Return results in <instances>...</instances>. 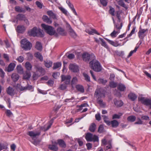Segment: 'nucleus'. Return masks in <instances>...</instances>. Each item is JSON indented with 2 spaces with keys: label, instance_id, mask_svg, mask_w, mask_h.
I'll use <instances>...</instances> for the list:
<instances>
[{
  "label": "nucleus",
  "instance_id": "1",
  "mask_svg": "<svg viewBox=\"0 0 151 151\" xmlns=\"http://www.w3.org/2000/svg\"><path fill=\"white\" fill-rule=\"evenodd\" d=\"M94 96L97 98V103L101 106H104L105 104L103 102L101 99L105 97V91L104 90L101 88L96 89L94 93Z\"/></svg>",
  "mask_w": 151,
  "mask_h": 151
},
{
  "label": "nucleus",
  "instance_id": "2",
  "mask_svg": "<svg viewBox=\"0 0 151 151\" xmlns=\"http://www.w3.org/2000/svg\"><path fill=\"white\" fill-rule=\"evenodd\" d=\"M90 67L95 72H99L102 69L100 63L96 59V58L91 60L89 63Z\"/></svg>",
  "mask_w": 151,
  "mask_h": 151
},
{
  "label": "nucleus",
  "instance_id": "3",
  "mask_svg": "<svg viewBox=\"0 0 151 151\" xmlns=\"http://www.w3.org/2000/svg\"><path fill=\"white\" fill-rule=\"evenodd\" d=\"M28 34L30 36L42 37L44 36V33L43 30L36 27H34L30 31H29Z\"/></svg>",
  "mask_w": 151,
  "mask_h": 151
},
{
  "label": "nucleus",
  "instance_id": "4",
  "mask_svg": "<svg viewBox=\"0 0 151 151\" xmlns=\"http://www.w3.org/2000/svg\"><path fill=\"white\" fill-rule=\"evenodd\" d=\"M41 132H34V131H30L28 132L27 134L31 137L33 141H31V142L35 145L37 146L39 145L40 142V141L38 139H35L37 136H39L40 135Z\"/></svg>",
  "mask_w": 151,
  "mask_h": 151
},
{
  "label": "nucleus",
  "instance_id": "5",
  "mask_svg": "<svg viewBox=\"0 0 151 151\" xmlns=\"http://www.w3.org/2000/svg\"><path fill=\"white\" fill-rule=\"evenodd\" d=\"M42 28L45 32L50 36L53 35L55 33V28L52 27L42 24L41 25Z\"/></svg>",
  "mask_w": 151,
  "mask_h": 151
},
{
  "label": "nucleus",
  "instance_id": "6",
  "mask_svg": "<svg viewBox=\"0 0 151 151\" xmlns=\"http://www.w3.org/2000/svg\"><path fill=\"white\" fill-rule=\"evenodd\" d=\"M21 44L22 47L25 50H30L32 47V43L26 39L22 40Z\"/></svg>",
  "mask_w": 151,
  "mask_h": 151
},
{
  "label": "nucleus",
  "instance_id": "7",
  "mask_svg": "<svg viewBox=\"0 0 151 151\" xmlns=\"http://www.w3.org/2000/svg\"><path fill=\"white\" fill-rule=\"evenodd\" d=\"M82 58L86 62H88L90 60H92L96 58L95 56L93 53L89 54L87 52L84 53L82 55Z\"/></svg>",
  "mask_w": 151,
  "mask_h": 151
},
{
  "label": "nucleus",
  "instance_id": "8",
  "mask_svg": "<svg viewBox=\"0 0 151 151\" xmlns=\"http://www.w3.org/2000/svg\"><path fill=\"white\" fill-rule=\"evenodd\" d=\"M138 100L141 101V103L146 106H150V108L151 109V98H146L141 97L138 98Z\"/></svg>",
  "mask_w": 151,
  "mask_h": 151
},
{
  "label": "nucleus",
  "instance_id": "9",
  "mask_svg": "<svg viewBox=\"0 0 151 151\" xmlns=\"http://www.w3.org/2000/svg\"><path fill=\"white\" fill-rule=\"evenodd\" d=\"M61 81L62 82L65 81V84H69L70 83V79L71 77L70 76L68 75L65 76L62 75L61 76Z\"/></svg>",
  "mask_w": 151,
  "mask_h": 151
},
{
  "label": "nucleus",
  "instance_id": "10",
  "mask_svg": "<svg viewBox=\"0 0 151 151\" xmlns=\"http://www.w3.org/2000/svg\"><path fill=\"white\" fill-rule=\"evenodd\" d=\"M18 88L21 91L26 90H30L31 91H33V88L32 86L28 83L25 87H23L20 85L18 86Z\"/></svg>",
  "mask_w": 151,
  "mask_h": 151
},
{
  "label": "nucleus",
  "instance_id": "11",
  "mask_svg": "<svg viewBox=\"0 0 151 151\" xmlns=\"http://www.w3.org/2000/svg\"><path fill=\"white\" fill-rule=\"evenodd\" d=\"M69 68L71 71L74 73H77L79 71L78 66L73 64H70L69 66Z\"/></svg>",
  "mask_w": 151,
  "mask_h": 151
},
{
  "label": "nucleus",
  "instance_id": "12",
  "mask_svg": "<svg viewBox=\"0 0 151 151\" xmlns=\"http://www.w3.org/2000/svg\"><path fill=\"white\" fill-rule=\"evenodd\" d=\"M7 93L11 96H13L15 95V90L11 86H9L6 89Z\"/></svg>",
  "mask_w": 151,
  "mask_h": 151
},
{
  "label": "nucleus",
  "instance_id": "13",
  "mask_svg": "<svg viewBox=\"0 0 151 151\" xmlns=\"http://www.w3.org/2000/svg\"><path fill=\"white\" fill-rule=\"evenodd\" d=\"M26 29L25 27L23 25H18L16 29L17 31L19 33H23Z\"/></svg>",
  "mask_w": 151,
  "mask_h": 151
},
{
  "label": "nucleus",
  "instance_id": "14",
  "mask_svg": "<svg viewBox=\"0 0 151 151\" xmlns=\"http://www.w3.org/2000/svg\"><path fill=\"white\" fill-rule=\"evenodd\" d=\"M16 66V64L14 63H11L6 68V71L9 72H11L14 70Z\"/></svg>",
  "mask_w": 151,
  "mask_h": 151
},
{
  "label": "nucleus",
  "instance_id": "15",
  "mask_svg": "<svg viewBox=\"0 0 151 151\" xmlns=\"http://www.w3.org/2000/svg\"><path fill=\"white\" fill-rule=\"evenodd\" d=\"M58 144L61 147L65 148L66 147V145L65 141L62 139H58L57 140Z\"/></svg>",
  "mask_w": 151,
  "mask_h": 151
},
{
  "label": "nucleus",
  "instance_id": "16",
  "mask_svg": "<svg viewBox=\"0 0 151 151\" xmlns=\"http://www.w3.org/2000/svg\"><path fill=\"white\" fill-rule=\"evenodd\" d=\"M47 14L51 18L54 19H57L56 15L52 11L49 10L47 12Z\"/></svg>",
  "mask_w": 151,
  "mask_h": 151
},
{
  "label": "nucleus",
  "instance_id": "17",
  "mask_svg": "<svg viewBox=\"0 0 151 151\" xmlns=\"http://www.w3.org/2000/svg\"><path fill=\"white\" fill-rule=\"evenodd\" d=\"M104 39L108 41L109 44L114 46L116 47L120 45L118 42L116 41L114 42V41L110 40L106 38H105Z\"/></svg>",
  "mask_w": 151,
  "mask_h": 151
},
{
  "label": "nucleus",
  "instance_id": "18",
  "mask_svg": "<svg viewBox=\"0 0 151 151\" xmlns=\"http://www.w3.org/2000/svg\"><path fill=\"white\" fill-rule=\"evenodd\" d=\"M128 96L129 99L132 101H134L137 97V95L135 94L132 93H130L128 95Z\"/></svg>",
  "mask_w": 151,
  "mask_h": 151
},
{
  "label": "nucleus",
  "instance_id": "19",
  "mask_svg": "<svg viewBox=\"0 0 151 151\" xmlns=\"http://www.w3.org/2000/svg\"><path fill=\"white\" fill-rule=\"evenodd\" d=\"M35 68L37 69V71H39L41 74L43 75L45 74V71L42 67L36 66Z\"/></svg>",
  "mask_w": 151,
  "mask_h": 151
},
{
  "label": "nucleus",
  "instance_id": "20",
  "mask_svg": "<svg viewBox=\"0 0 151 151\" xmlns=\"http://www.w3.org/2000/svg\"><path fill=\"white\" fill-rule=\"evenodd\" d=\"M93 135L90 133H88L86 134L85 138L88 142L92 141V137Z\"/></svg>",
  "mask_w": 151,
  "mask_h": 151
},
{
  "label": "nucleus",
  "instance_id": "21",
  "mask_svg": "<svg viewBox=\"0 0 151 151\" xmlns=\"http://www.w3.org/2000/svg\"><path fill=\"white\" fill-rule=\"evenodd\" d=\"M69 35L72 37L75 38L76 36V35L71 27L69 25Z\"/></svg>",
  "mask_w": 151,
  "mask_h": 151
},
{
  "label": "nucleus",
  "instance_id": "22",
  "mask_svg": "<svg viewBox=\"0 0 151 151\" xmlns=\"http://www.w3.org/2000/svg\"><path fill=\"white\" fill-rule=\"evenodd\" d=\"M42 19L43 21L48 24H50L52 22V21L46 15H44L42 17Z\"/></svg>",
  "mask_w": 151,
  "mask_h": 151
},
{
  "label": "nucleus",
  "instance_id": "23",
  "mask_svg": "<svg viewBox=\"0 0 151 151\" xmlns=\"http://www.w3.org/2000/svg\"><path fill=\"white\" fill-rule=\"evenodd\" d=\"M76 88L77 90L81 93L84 92V89L83 86L81 85L78 84L76 86Z\"/></svg>",
  "mask_w": 151,
  "mask_h": 151
},
{
  "label": "nucleus",
  "instance_id": "24",
  "mask_svg": "<svg viewBox=\"0 0 151 151\" xmlns=\"http://www.w3.org/2000/svg\"><path fill=\"white\" fill-rule=\"evenodd\" d=\"M126 88L125 86L122 83H119L117 86L118 89L121 91H124Z\"/></svg>",
  "mask_w": 151,
  "mask_h": 151
},
{
  "label": "nucleus",
  "instance_id": "25",
  "mask_svg": "<svg viewBox=\"0 0 151 151\" xmlns=\"http://www.w3.org/2000/svg\"><path fill=\"white\" fill-rule=\"evenodd\" d=\"M25 17L24 14H18L16 16V19L17 20L20 21L24 20Z\"/></svg>",
  "mask_w": 151,
  "mask_h": 151
},
{
  "label": "nucleus",
  "instance_id": "26",
  "mask_svg": "<svg viewBox=\"0 0 151 151\" xmlns=\"http://www.w3.org/2000/svg\"><path fill=\"white\" fill-rule=\"evenodd\" d=\"M11 78L14 82H16L19 80V76L18 74L13 73L12 75Z\"/></svg>",
  "mask_w": 151,
  "mask_h": 151
},
{
  "label": "nucleus",
  "instance_id": "27",
  "mask_svg": "<svg viewBox=\"0 0 151 151\" xmlns=\"http://www.w3.org/2000/svg\"><path fill=\"white\" fill-rule=\"evenodd\" d=\"M57 31L58 34L62 36H65L66 35V33L65 32L64 30L61 27L58 28Z\"/></svg>",
  "mask_w": 151,
  "mask_h": 151
},
{
  "label": "nucleus",
  "instance_id": "28",
  "mask_svg": "<svg viewBox=\"0 0 151 151\" xmlns=\"http://www.w3.org/2000/svg\"><path fill=\"white\" fill-rule=\"evenodd\" d=\"M31 76V74L30 72L26 71L24 74L23 79L24 80H29Z\"/></svg>",
  "mask_w": 151,
  "mask_h": 151
},
{
  "label": "nucleus",
  "instance_id": "29",
  "mask_svg": "<svg viewBox=\"0 0 151 151\" xmlns=\"http://www.w3.org/2000/svg\"><path fill=\"white\" fill-rule=\"evenodd\" d=\"M45 66L48 68L51 67L52 64V62L50 60H46L44 61Z\"/></svg>",
  "mask_w": 151,
  "mask_h": 151
},
{
  "label": "nucleus",
  "instance_id": "30",
  "mask_svg": "<svg viewBox=\"0 0 151 151\" xmlns=\"http://www.w3.org/2000/svg\"><path fill=\"white\" fill-rule=\"evenodd\" d=\"M111 124V125L112 127L114 128H116L119 125V122L116 120H114L110 122Z\"/></svg>",
  "mask_w": 151,
  "mask_h": 151
},
{
  "label": "nucleus",
  "instance_id": "31",
  "mask_svg": "<svg viewBox=\"0 0 151 151\" xmlns=\"http://www.w3.org/2000/svg\"><path fill=\"white\" fill-rule=\"evenodd\" d=\"M16 12H25V10L19 6H16L14 8Z\"/></svg>",
  "mask_w": 151,
  "mask_h": 151
},
{
  "label": "nucleus",
  "instance_id": "32",
  "mask_svg": "<svg viewBox=\"0 0 151 151\" xmlns=\"http://www.w3.org/2000/svg\"><path fill=\"white\" fill-rule=\"evenodd\" d=\"M114 103L115 105L117 107H121L123 104V103L122 100H116L114 101Z\"/></svg>",
  "mask_w": 151,
  "mask_h": 151
},
{
  "label": "nucleus",
  "instance_id": "33",
  "mask_svg": "<svg viewBox=\"0 0 151 151\" xmlns=\"http://www.w3.org/2000/svg\"><path fill=\"white\" fill-rule=\"evenodd\" d=\"M35 47L39 50H41L42 49V47L41 42L37 41L36 43Z\"/></svg>",
  "mask_w": 151,
  "mask_h": 151
},
{
  "label": "nucleus",
  "instance_id": "34",
  "mask_svg": "<svg viewBox=\"0 0 151 151\" xmlns=\"http://www.w3.org/2000/svg\"><path fill=\"white\" fill-rule=\"evenodd\" d=\"M97 82L99 84H102L105 85L107 82V81L106 80H104L103 79L100 78L97 80Z\"/></svg>",
  "mask_w": 151,
  "mask_h": 151
},
{
  "label": "nucleus",
  "instance_id": "35",
  "mask_svg": "<svg viewBox=\"0 0 151 151\" xmlns=\"http://www.w3.org/2000/svg\"><path fill=\"white\" fill-rule=\"evenodd\" d=\"M48 148L50 150L54 151H57L58 149L57 146L55 145H49Z\"/></svg>",
  "mask_w": 151,
  "mask_h": 151
},
{
  "label": "nucleus",
  "instance_id": "36",
  "mask_svg": "<svg viewBox=\"0 0 151 151\" xmlns=\"http://www.w3.org/2000/svg\"><path fill=\"white\" fill-rule=\"evenodd\" d=\"M99 40L101 41V44L102 46L104 47L106 49H108L109 48L108 45L103 39L100 38H99Z\"/></svg>",
  "mask_w": 151,
  "mask_h": 151
},
{
  "label": "nucleus",
  "instance_id": "37",
  "mask_svg": "<svg viewBox=\"0 0 151 151\" xmlns=\"http://www.w3.org/2000/svg\"><path fill=\"white\" fill-rule=\"evenodd\" d=\"M136 116L133 115H131L128 117L127 120L128 122H133L136 120Z\"/></svg>",
  "mask_w": 151,
  "mask_h": 151
},
{
  "label": "nucleus",
  "instance_id": "38",
  "mask_svg": "<svg viewBox=\"0 0 151 151\" xmlns=\"http://www.w3.org/2000/svg\"><path fill=\"white\" fill-rule=\"evenodd\" d=\"M96 125L94 123H92L89 127V129L90 132H94L96 129Z\"/></svg>",
  "mask_w": 151,
  "mask_h": 151
},
{
  "label": "nucleus",
  "instance_id": "39",
  "mask_svg": "<svg viewBox=\"0 0 151 151\" xmlns=\"http://www.w3.org/2000/svg\"><path fill=\"white\" fill-rule=\"evenodd\" d=\"M117 83L115 82L114 81H110L109 82V86L110 88H115L117 86Z\"/></svg>",
  "mask_w": 151,
  "mask_h": 151
},
{
  "label": "nucleus",
  "instance_id": "40",
  "mask_svg": "<svg viewBox=\"0 0 151 151\" xmlns=\"http://www.w3.org/2000/svg\"><path fill=\"white\" fill-rule=\"evenodd\" d=\"M62 63L61 62H57L56 63H54L52 68L54 70L57 69L61 66Z\"/></svg>",
  "mask_w": 151,
  "mask_h": 151
},
{
  "label": "nucleus",
  "instance_id": "41",
  "mask_svg": "<svg viewBox=\"0 0 151 151\" xmlns=\"http://www.w3.org/2000/svg\"><path fill=\"white\" fill-rule=\"evenodd\" d=\"M118 4L120 6L124 7L126 10L128 9V7L125 4L123 0H119Z\"/></svg>",
  "mask_w": 151,
  "mask_h": 151
},
{
  "label": "nucleus",
  "instance_id": "42",
  "mask_svg": "<svg viewBox=\"0 0 151 151\" xmlns=\"http://www.w3.org/2000/svg\"><path fill=\"white\" fill-rule=\"evenodd\" d=\"M16 69L18 73L22 74L23 73V69L21 65H17Z\"/></svg>",
  "mask_w": 151,
  "mask_h": 151
},
{
  "label": "nucleus",
  "instance_id": "43",
  "mask_svg": "<svg viewBox=\"0 0 151 151\" xmlns=\"http://www.w3.org/2000/svg\"><path fill=\"white\" fill-rule=\"evenodd\" d=\"M25 67L27 70H31L32 68V65L29 62H27L25 64Z\"/></svg>",
  "mask_w": 151,
  "mask_h": 151
},
{
  "label": "nucleus",
  "instance_id": "44",
  "mask_svg": "<svg viewBox=\"0 0 151 151\" xmlns=\"http://www.w3.org/2000/svg\"><path fill=\"white\" fill-rule=\"evenodd\" d=\"M122 23H115L114 24V27L116 28V29H118L119 30L121 29L122 26Z\"/></svg>",
  "mask_w": 151,
  "mask_h": 151
},
{
  "label": "nucleus",
  "instance_id": "45",
  "mask_svg": "<svg viewBox=\"0 0 151 151\" xmlns=\"http://www.w3.org/2000/svg\"><path fill=\"white\" fill-rule=\"evenodd\" d=\"M102 116L103 117L104 122H105L107 125H111L110 121L108 120V118L107 116L105 115H103Z\"/></svg>",
  "mask_w": 151,
  "mask_h": 151
},
{
  "label": "nucleus",
  "instance_id": "46",
  "mask_svg": "<svg viewBox=\"0 0 151 151\" xmlns=\"http://www.w3.org/2000/svg\"><path fill=\"white\" fill-rule=\"evenodd\" d=\"M115 12V9L114 8L112 7L111 6H110L109 7V13L112 16H114L115 15L114 14Z\"/></svg>",
  "mask_w": 151,
  "mask_h": 151
},
{
  "label": "nucleus",
  "instance_id": "47",
  "mask_svg": "<svg viewBox=\"0 0 151 151\" xmlns=\"http://www.w3.org/2000/svg\"><path fill=\"white\" fill-rule=\"evenodd\" d=\"M35 56L40 59L41 61H42L43 58L41 54L39 52H37L35 54Z\"/></svg>",
  "mask_w": 151,
  "mask_h": 151
},
{
  "label": "nucleus",
  "instance_id": "48",
  "mask_svg": "<svg viewBox=\"0 0 151 151\" xmlns=\"http://www.w3.org/2000/svg\"><path fill=\"white\" fill-rule=\"evenodd\" d=\"M7 148V145L4 143H0V151L4 149H6Z\"/></svg>",
  "mask_w": 151,
  "mask_h": 151
},
{
  "label": "nucleus",
  "instance_id": "49",
  "mask_svg": "<svg viewBox=\"0 0 151 151\" xmlns=\"http://www.w3.org/2000/svg\"><path fill=\"white\" fill-rule=\"evenodd\" d=\"M136 27H134L133 28V29L131 31L129 35H127V37L124 38V40H125L127 38H128L131 37L132 35L134 34V33L135 31V30L136 29Z\"/></svg>",
  "mask_w": 151,
  "mask_h": 151
},
{
  "label": "nucleus",
  "instance_id": "50",
  "mask_svg": "<svg viewBox=\"0 0 151 151\" xmlns=\"http://www.w3.org/2000/svg\"><path fill=\"white\" fill-rule=\"evenodd\" d=\"M101 4L104 6H106L108 3V0H100Z\"/></svg>",
  "mask_w": 151,
  "mask_h": 151
},
{
  "label": "nucleus",
  "instance_id": "51",
  "mask_svg": "<svg viewBox=\"0 0 151 151\" xmlns=\"http://www.w3.org/2000/svg\"><path fill=\"white\" fill-rule=\"evenodd\" d=\"M83 75L85 77V79L87 82H90V78L89 76L87 74L83 73Z\"/></svg>",
  "mask_w": 151,
  "mask_h": 151
},
{
  "label": "nucleus",
  "instance_id": "52",
  "mask_svg": "<svg viewBox=\"0 0 151 151\" xmlns=\"http://www.w3.org/2000/svg\"><path fill=\"white\" fill-rule=\"evenodd\" d=\"M96 34L98 35H100V34L98 33L97 31L94 29H91L90 30V33L89 35H93V34Z\"/></svg>",
  "mask_w": 151,
  "mask_h": 151
},
{
  "label": "nucleus",
  "instance_id": "53",
  "mask_svg": "<svg viewBox=\"0 0 151 151\" xmlns=\"http://www.w3.org/2000/svg\"><path fill=\"white\" fill-rule=\"evenodd\" d=\"M16 60L19 63H21L24 60V58L23 56H20L19 57H18Z\"/></svg>",
  "mask_w": 151,
  "mask_h": 151
},
{
  "label": "nucleus",
  "instance_id": "54",
  "mask_svg": "<svg viewBox=\"0 0 151 151\" xmlns=\"http://www.w3.org/2000/svg\"><path fill=\"white\" fill-rule=\"evenodd\" d=\"M146 30L145 29H142L139 30L138 34L139 37H140L142 35H143L146 31Z\"/></svg>",
  "mask_w": 151,
  "mask_h": 151
},
{
  "label": "nucleus",
  "instance_id": "55",
  "mask_svg": "<svg viewBox=\"0 0 151 151\" xmlns=\"http://www.w3.org/2000/svg\"><path fill=\"white\" fill-rule=\"evenodd\" d=\"M118 31H116L115 30L110 34L111 36L112 37H115L116 36V35L118 33Z\"/></svg>",
  "mask_w": 151,
  "mask_h": 151
},
{
  "label": "nucleus",
  "instance_id": "56",
  "mask_svg": "<svg viewBox=\"0 0 151 151\" xmlns=\"http://www.w3.org/2000/svg\"><path fill=\"white\" fill-rule=\"evenodd\" d=\"M92 141L93 142L99 141V137L98 136L96 135H93L92 137Z\"/></svg>",
  "mask_w": 151,
  "mask_h": 151
},
{
  "label": "nucleus",
  "instance_id": "57",
  "mask_svg": "<svg viewBox=\"0 0 151 151\" xmlns=\"http://www.w3.org/2000/svg\"><path fill=\"white\" fill-rule=\"evenodd\" d=\"M5 73L2 69L0 68V76L2 78H4V77Z\"/></svg>",
  "mask_w": 151,
  "mask_h": 151
},
{
  "label": "nucleus",
  "instance_id": "58",
  "mask_svg": "<svg viewBox=\"0 0 151 151\" xmlns=\"http://www.w3.org/2000/svg\"><path fill=\"white\" fill-rule=\"evenodd\" d=\"M104 127L102 125H100L99 128L98 129V132L100 133H102L103 132Z\"/></svg>",
  "mask_w": 151,
  "mask_h": 151
},
{
  "label": "nucleus",
  "instance_id": "59",
  "mask_svg": "<svg viewBox=\"0 0 151 151\" xmlns=\"http://www.w3.org/2000/svg\"><path fill=\"white\" fill-rule=\"evenodd\" d=\"M137 120L138 121L134 123L135 124H142L143 122L139 118H137Z\"/></svg>",
  "mask_w": 151,
  "mask_h": 151
},
{
  "label": "nucleus",
  "instance_id": "60",
  "mask_svg": "<svg viewBox=\"0 0 151 151\" xmlns=\"http://www.w3.org/2000/svg\"><path fill=\"white\" fill-rule=\"evenodd\" d=\"M77 81V78L76 77L73 78L71 81L72 85L75 84Z\"/></svg>",
  "mask_w": 151,
  "mask_h": 151
},
{
  "label": "nucleus",
  "instance_id": "61",
  "mask_svg": "<svg viewBox=\"0 0 151 151\" xmlns=\"http://www.w3.org/2000/svg\"><path fill=\"white\" fill-rule=\"evenodd\" d=\"M60 9L61 11V12L65 15H67V11L64 8L61 7L60 8Z\"/></svg>",
  "mask_w": 151,
  "mask_h": 151
},
{
  "label": "nucleus",
  "instance_id": "62",
  "mask_svg": "<svg viewBox=\"0 0 151 151\" xmlns=\"http://www.w3.org/2000/svg\"><path fill=\"white\" fill-rule=\"evenodd\" d=\"M141 119L142 120H150L149 117L147 116H142L141 117Z\"/></svg>",
  "mask_w": 151,
  "mask_h": 151
},
{
  "label": "nucleus",
  "instance_id": "63",
  "mask_svg": "<svg viewBox=\"0 0 151 151\" xmlns=\"http://www.w3.org/2000/svg\"><path fill=\"white\" fill-rule=\"evenodd\" d=\"M95 118L96 120L99 121L101 119V117L100 114L98 113L95 115Z\"/></svg>",
  "mask_w": 151,
  "mask_h": 151
},
{
  "label": "nucleus",
  "instance_id": "64",
  "mask_svg": "<svg viewBox=\"0 0 151 151\" xmlns=\"http://www.w3.org/2000/svg\"><path fill=\"white\" fill-rule=\"evenodd\" d=\"M6 113L7 116H10L11 115H12V113L10 110L7 109L6 111Z\"/></svg>",
  "mask_w": 151,
  "mask_h": 151
}]
</instances>
